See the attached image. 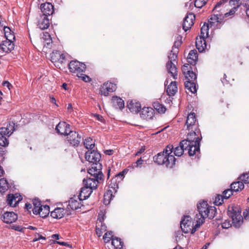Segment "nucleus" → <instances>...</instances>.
Instances as JSON below:
<instances>
[{
    "label": "nucleus",
    "mask_w": 249,
    "mask_h": 249,
    "mask_svg": "<svg viewBox=\"0 0 249 249\" xmlns=\"http://www.w3.org/2000/svg\"><path fill=\"white\" fill-rule=\"evenodd\" d=\"M196 63H184L182 67V71L185 77L184 83L185 89L192 93L197 91L196 86V75L194 71L196 70Z\"/></svg>",
    "instance_id": "nucleus-1"
},
{
    "label": "nucleus",
    "mask_w": 249,
    "mask_h": 249,
    "mask_svg": "<svg viewBox=\"0 0 249 249\" xmlns=\"http://www.w3.org/2000/svg\"><path fill=\"white\" fill-rule=\"evenodd\" d=\"M198 213L196 214V226L199 227L205 222L207 217L213 219L216 213V209L214 206H209L206 201H201L197 204Z\"/></svg>",
    "instance_id": "nucleus-2"
},
{
    "label": "nucleus",
    "mask_w": 249,
    "mask_h": 249,
    "mask_svg": "<svg viewBox=\"0 0 249 249\" xmlns=\"http://www.w3.org/2000/svg\"><path fill=\"white\" fill-rule=\"evenodd\" d=\"M173 150V145H168L162 152L159 153L153 157L154 162L159 165H164L168 168H172L176 162V158L171 155Z\"/></svg>",
    "instance_id": "nucleus-3"
},
{
    "label": "nucleus",
    "mask_w": 249,
    "mask_h": 249,
    "mask_svg": "<svg viewBox=\"0 0 249 249\" xmlns=\"http://www.w3.org/2000/svg\"><path fill=\"white\" fill-rule=\"evenodd\" d=\"M189 131L186 138L183 141L186 142V145L189 147V155L193 156L196 152H199L200 142L202 137L200 129Z\"/></svg>",
    "instance_id": "nucleus-4"
},
{
    "label": "nucleus",
    "mask_w": 249,
    "mask_h": 249,
    "mask_svg": "<svg viewBox=\"0 0 249 249\" xmlns=\"http://www.w3.org/2000/svg\"><path fill=\"white\" fill-rule=\"evenodd\" d=\"M227 214L232 219V224L235 228H239L243 222V218L241 215V210L237 205L229 206Z\"/></svg>",
    "instance_id": "nucleus-5"
},
{
    "label": "nucleus",
    "mask_w": 249,
    "mask_h": 249,
    "mask_svg": "<svg viewBox=\"0 0 249 249\" xmlns=\"http://www.w3.org/2000/svg\"><path fill=\"white\" fill-rule=\"evenodd\" d=\"M198 227L196 226V224L194 225V222L192 218L189 216H184L180 222V228L182 231L185 233H191L192 234L195 232L196 228Z\"/></svg>",
    "instance_id": "nucleus-6"
},
{
    "label": "nucleus",
    "mask_w": 249,
    "mask_h": 249,
    "mask_svg": "<svg viewBox=\"0 0 249 249\" xmlns=\"http://www.w3.org/2000/svg\"><path fill=\"white\" fill-rule=\"evenodd\" d=\"M70 56L68 54L62 53L60 51H54L50 54V60L52 62H63L68 61L69 62H80L77 60H69Z\"/></svg>",
    "instance_id": "nucleus-7"
},
{
    "label": "nucleus",
    "mask_w": 249,
    "mask_h": 249,
    "mask_svg": "<svg viewBox=\"0 0 249 249\" xmlns=\"http://www.w3.org/2000/svg\"><path fill=\"white\" fill-rule=\"evenodd\" d=\"M65 141L71 146L77 147L81 141V136L75 131H71L67 135Z\"/></svg>",
    "instance_id": "nucleus-8"
},
{
    "label": "nucleus",
    "mask_w": 249,
    "mask_h": 249,
    "mask_svg": "<svg viewBox=\"0 0 249 249\" xmlns=\"http://www.w3.org/2000/svg\"><path fill=\"white\" fill-rule=\"evenodd\" d=\"M185 127L188 131L196 130L200 129L198 121L195 113H189L187 117Z\"/></svg>",
    "instance_id": "nucleus-9"
},
{
    "label": "nucleus",
    "mask_w": 249,
    "mask_h": 249,
    "mask_svg": "<svg viewBox=\"0 0 249 249\" xmlns=\"http://www.w3.org/2000/svg\"><path fill=\"white\" fill-rule=\"evenodd\" d=\"M102 165L100 162L92 163L88 170V173L91 177H96L104 180V176L102 172Z\"/></svg>",
    "instance_id": "nucleus-10"
},
{
    "label": "nucleus",
    "mask_w": 249,
    "mask_h": 249,
    "mask_svg": "<svg viewBox=\"0 0 249 249\" xmlns=\"http://www.w3.org/2000/svg\"><path fill=\"white\" fill-rule=\"evenodd\" d=\"M104 179L99 180V178H97L90 176L89 177H87L86 178H84L83 183L85 186L91 190H95L97 188L98 185L102 183Z\"/></svg>",
    "instance_id": "nucleus-11"
},
{
    "label": "nucleus",
    "mask_w": 249,
    "mask_h": 249,
    "mask_svg": "<svg viewBox=\"0 0 249 249\" xmlns=\"http://www.w3.org/2000/svg\"><path fill=\"white\" fill-rule=\"evenodd\" d=\"M229 0H221L214 6L213 11L220 16L224 17L225 13L228 10V1Z\"/></svg>",
    "instance_id": "nucleus-12"
},
{
    "label": "nucleus",
    "mask_w": 249,
    "mask_h": 249,
    "mask_svg": "<svg viewBox=\"0 0 249 249\" xmlns=\"http://www.w3.org/2000/svg\"><path fill=\"white\" fill-rule=\"evenodd\" d=\"M82 200L78 196H74L71 197L69 201V204L67 206L68 209H71L72 210H76L78 209H82L84 210V205L82 203Z\"/></svg>",
    "instance_id": "nucleus-13"
},
{
    "label": "nucleus",
    "mask_w": 249,
    "mask_h": 249,
    "mask_svg": "<svg viewBox=\"0 0 249 249\" xmlns=\"http://www.w3.org/2000/svg\"><path fill=\"white\" fill-rule=\"evenodd\" d=\"M101 158V154L95 150H88L85 154L86 160L92 163L99 162Z\"/></svg>",
    "instance_id": "nucleus-14"
},
{
    "label": "nucleus",
    "mask_w": 249,
    "mask_h": 249,
    "mask_svg": "<svg viewBox=\"0 0 249 249\" xmlns=\"http://www.w3.org/2000/svg\"><path fill=\"white\" fill-rule=\"evenodd\" d=\"M195 18V15L192 13H189L186 16L182 24V28L184 31L186 32L191 28L194 24Z\"/></svg>",
    "instance_id": "nucleus-15"
},
{
    "label": "nucleus",
    "mask_w": 249,
    "mask_h": 249,
    "mask_svg": "<svg viewBox=\"0 0 249 249\" xmlns=\"http://www.w3.org/2000/svg\"><path fill=\"white\" fill-rule=\"evenodd\" d=\"M116 89V84L111 82H106L101 88L100 92L101 95L107 96L109 92H113Z\"/></svg>",
    "instance_id": "nucleus-16"
},
{
    "label": "nucleus",
    "mask_w": 249,
    "mask_h": 249,
    "mask_svg": "<svg viewBox=\"0 0 249 249\" xmlns=\"http://www.w3.org/2000/svg\"><path fill=\"white\" fill-rule=\"evenodd\" d=\"M22 199L21 196L18 194H9L7 196L6 202L11 207H16L17 205Z\"/></svg>",
    "instance_id": "nucleus-17"
},
{
    "label": "nucleus",
    "mask_w": 249,
    "mask_h": 249,
    "mask_svg": "<svg viewBox=\"0 0 249 249\" xmlns=\"http://www.w3.org/2000/svg\"><path fill=\"white\" fill-rule=\"evenodd\" d=\"M154 114L155 110L151 107H144L140 113L141 118L146 120L152 119Z\"/></svg>",
    "instance_id": "nucleus-18"
},
{
    "label": "nucleus",
    "mask_w": 249,
    "mask_h": 249,
    "mask_svg": "<svg viewBox=\"0 0 249 249\" xmlns=\"http://www.w3.org/2000/svg\"><path fill=\"white\" fill-rule=\"evenodd\" d=\"M50 25V20L48 17L40 15L37 18V26L41 30H44L49 28Z\"/></svg>",
    "instance_id": "nucleus-19"
},
{
    "label": "nucleus",
    "mask_w": 249,
    "mask_h": 249,
    "mask_svg": "<svg viewBox=\"0 0 249 249\" xmlns=\"http://www.w3.org/2000/svg\"><path fill=\"white\" fill-rule=\"evenodd\" d=\"M68 66L70 71L73 73L84 72L86 68L85 63H68Z\"/></svg>",
    "instance_id": "nucleus-20"
},
{
    "label": "nucleus",
    "mask_w": 249,
    "mask_h": 249,
    "mask_svg": "<svg viewBox=\"0 0 249 249\" xmlns=\"http://www.w3.org/2000/svg\"><path fill=\"white\" fill-rule=\"evenodd\" d=\"M70 124L65 122H60L56 126L55 130L58 134L66 136L69 131H71L70 129Z\"/></svg>",
    "instance_id": "nucleus-21"
},
{
    "label": "nucleus",
    "mask_w": 249,
    "mask_h": 249,
    "mask_svg": "<svg viewBox=\"0 0 249 249\" xmlns=\"http://www.w3.org/2000/svg\"><path fill=\"white\" fill-rule=\"evenodd\" d=\"M40 10L42 13V15L48 17L52 15L54 12L53 6L50 2L42 3L40 5Z\"/></svg>",
    "instance_id": "nucleus-22"
},
{
    "label": "nucleus",
    "mask_w": 249,
    "mask_h": 249,
    "mask_svg": "<svg viewBox=\"0 0 249 249\" xmlns=\"http://www.w3.org/2000/svg\"><path fill=\"white\" fill-rule=\"evenodd\" d=\"M2 221L6 223H12L18 219V215L13 212H5L1 217Z\"/></svg>",
    "instance_id": "nucleus-23"
},
{
    "label": "nucleus",
    "mask_w": 249,
    "mask_h": 249,
    "mask_svg": "<svg viewBox=\"0 0 249 249\" xmlns=\"http://www.w3.org/2000/svg\"><path fill=\"white\" fill-rule=\"evenodd\" d=\"M224 17H222L218 13H215L208 20L209 24L211 26H214L216 28H219L220 24L222 23Z\"/></svg>",
    "instance_id": "nucleus-24"
},
{
    "label": "nucleus",
    "mask_w": 249,
    "mask_h": 249,
    "mask_svg": "<svg viewBox=\"0 0 249 249\" xmlns=\"http://www.w3.org/2000/svg\"><path fill=\"white\" fill-rule=\"evenodd\" d=\"M186 142L185 141H181L179 142V146L176 147L175 148L173 147L174 155L178 157H180L183 154L184 151H187L189 154V147L186 145Z\"/></svg>",
    "instance_id": "nucleus-25"
},
{
    "label": "nucleus",
    "mask_w": 249,
    "mask_h": 249,
    "mask_svg": "<svg viewBox=\"0 0 249 249\" xmlns=\"http://www.w3.org/2000/svg\"><path fill=\"white\" fill-rule=\"evenodd\" d=\"M0 46L3 52L9 53L14 49V44L10 39L6 38L5 40L2 41Z\"/></svg>",
    "instance_id": "nucleus-26"
},
{
    "label": "nucleus",
    "mask_w": 249,
    "mask_h": 249,
    "mask_svg": "<svg viewBox=\"0 0 249 249\" xmlns=\"http://www.w3.org/2000/svg\"><path fill=\"white\" fill-rule=\"evenodd\" d=\"M127 107L131 112L134 113H137L139 112L141 108L140 103L135 100L128 101Z\"/></svg>",
    "instance_id": "nucleus-27"
},
{
    "label": "nucleus",
    "mask_w": 249,
    "mask_h": 249,
    "mask_svg": "<svg viewBox=\"0 0 249 249\" xmlns=\"http://www.w3.org/2000/svg\"><path fill=\"white\" fill-rule=\"evenodd\" d=\"M206 38L201 36L196 37V47L199 52H203L207 48Z\"/></svg>",
    "instance_id": "nucleus-28"
},
{
    "label": "nucleus",
    "mask_w": 249,
    "mask_h": 249,
    "mask_svg": "<svg viewBox=\"0 0 249 249\" xmlns=\"http://www.w3.org/2000/svg\"><path fill=\"white\" fill-rule=\"evenodd\" d=\"M107 230V227L100 219L97 221L96 226V233L98 237H100L103 232Z\"/></svg>",
    "instance_id": "nucleus-29"
},
{
    "label": "nucleus",
    "mask_w": 249,
    "mask_h": 249,
    "mask_svg": "<svg viewBox=\"0 0 249 249\" xmlns=\"http://www.w3.org/2000/svg\"><path fill=\"white\" fill-rule=\"evenodd\" d=\"M166 67L168 72L174 79L178 78V69L174 63H167Z\"/></svg>",
    "instance_id": "nucleus-30"
},
{
    "label": "nucleus",
    "mask_w": 249,
    "mask_h": 249,
    "mask_svg": "<svg viewBox=\"0 0 249 249\" xmlns=\"http://www.w3.org/2000/svg\"><path fill=\"white\" fill-rule=\"evenodd\" d=\"M93 190H91L84 185V187L81 189L80 193L78 196L82 200L88 198L92 193Z\"/></svg>",
    "instance_id": "nucleus-31"
},
{
    "label": "nucleus",
    "mask_w": 249,
    "mask_h": 249,
    "mask_svg": "<svg viewBox=\"0 0 249 249\" xmlns=\"http://www.w3.org/2000/svg\"><path fill=\"white\" fill-rule=\"evenodd\" d=\"M66 211L62 208H56L51 212V216L55 219H60L64 216Z\"/></svg>",
    "instance_id": "nucleus-32"
},
{
    "label": "nucleus",
    "mask_w": 249,
    "mask_h": 249,
    "mask_svg": "<svg viewBox=\"0 0 249 249\" xmlns=\"http://www.w3.org/2000/svg\"><path fill=\"white\" fill-rule=\"evenodd\" d=\"M11 124L9 123L7 124L6 127H2L0 129V134L4 135L5 137H9L14 131V127L13 126V123Z\"/></svg>",
    "instance_id": "nucleus-33"
},
{
    "label": "nucleus",
    "mask_w": 249,
    "mask_h": 249,
    "mask_svg": "<svg viewBox=\"0 0 249 249\" xmlns=\"http://www.w3.org/2000/svg\"><path fill=\"white\" fill-rule=\"evenodd\" d=\"M178 91V86L176 81H172L166 88V92L169 96H173Z\"/></svg>",
    "instance_id": "nucleus-34"
},
{
    "label": "nucleus",
    "mask_w": 249,
    "mask_h": 249,
    "mask_svg": "<svg viewBox=\"0 0 249 249\" xmlns=\"http://www.w3.org/2000/svg\"><path fill=\"white\" fill-rule=\"evenodd\" d=\"M112 102L114 107L116 108H119L122 109L124 107V101L121 98L117 96H113L112 98Z\"/></svg>",
    "instance_id": "nucleus-35"
},
{
    "label": "nucleus",
    "mask_w": 249,
    "mask_h": 249,
    "mask_svg": "<svg viewBox=\"0 0 249 249\" xmlns=\"http://www.w3.org/2000/svg\"><path fill=\"white\" fill-rule=\"evenodd\" d=\"M231 188L233 192H239L244 188V183L240 180L234 181L231 184Z\"/></svg>",
    "instance_id": "nucleus-36"
},
{
    "label": "nucleus",
    "mask_w": 249,
    "mask_h": 249,
    "mask_svg": "<svg viewBox=\"0 0 249 249\" xmlns=\"http://www.w3.org/2000/svg\"><path fill=\"white\" fill-rule=\"evenodd\" d=\"M116 193L113 192L111 190H107L105 192L104 196L103 202L106 205H108L112 198L114 196Z\"/></svg>",
    "instance_id": "nucleus-37"
},
{
    "label": "nucleus",
    "mask_w": 249,
    "mask_h": 249,
    "mask_svg": "<svg viewBox=\"0 0 249 249\" xmlns=\"http://www.w3.org/2000/svg\"><path fill=\"white\" fill-rule=\"evenodd\" d=\"M38 212L36 214H39L42 218H45L50 213V207L47 205L42 206V207L38 210Z\"/></svg>",
    "instance_id": "nucleus-38"
},
{
    "label": "nucleus",
    "mask_w": 249,
    "mask_h": 249,
    "mask_svg": "<svg viewBox=\"0 0 249 249\" xmlns=\"http://www.w3.org/2000/svg\"><path fill=\"white\" fill-rule=\"evenodd\" d=\"M118 182L116 178H113L110 180V183L109 184L108 187V190H111L113 192L116 193L117 191V189L119 188Z\"/></svg>",
    "instance_id": "nucleus-39"
},
{
    "label": "nucleus",
    "mask_w": 249,
    "mask_h": 249,
    "mask_svg": "<svg viewBox=\"0 0 249 249\" xmlns=\"http://www.w3.org/2000/svg\"><path fill=\"white\" fill-rule=\"evenodd\" d=\"M111 244L114 249H122L124 243L121 241V238L115 237L114 238H112Z\"/></svg>",
    "instance_id": "nucleus-40"
},
{
    "label": "nucleus",
    "mask_w": 249,
    "mask_h": 249,
    "mask_svg": "<svg viewBox=\"0 0 249 249\" xmlns=\"http://www.w3.org/2000/svg\"><path fill=\"white\" fill-rule=\"evenodd\" d=\"M198 54L196 50L190 51L188 57V62H196L197 61Z\"/></svg>",
    "instance_id": "nucleus-41"
},
{
    "label": "nucleus",
    "mask_w": 249,
    "mask_h": 249,
    "mask_svg": "<svg viewBox=\"0 0 249 249\" xmlns=\"http://www.w3.org/2000/svg\"><path fill=\"white\" fill-rule=\"evenodd\" d=\"M84 144L87 149L92 150L95 146V140L89 137L86 139Z\"/></svg>",
    "instance_id": "nucleus-42"
},
{
    "label": "nucleus",
    "mask_w": 249,
    "mask_h": 249,
    "mask_svg": "<svg viewBox=\"0 0 249 249\" xmlns=\"http://www.w3.org/2000/svg\"><path fill=\"white\" fill-rule=\"evenodd\" d=\"M203 38H207L209 36V24L205 22L201 27L200 30V35Z\"/></svg>",
    "instance_id": "nucleus-43"
},
{
    "label": "nucleus",
    "mask_w": 249,
    "mask_h": 249,
    "mask_svg": "<svg viewBox=\"0 0 249 249\" xmlns=\"http://www.w3.org/2000/svg\"><path fill=\"white\" fill-rule=\"evenodd\" d=\"M178 50L174 49H172L170 53H169L168 56V62H173L174 61H176L178 60Z\"/></svg>",
    "instance_id": "nucleus-44"
},
{
    "label": "nucleus",
    "mask_w": 249,
    "mask_h": 249,
    "mask_svg": "<svg viewBox=\"0 0 249 249\" xmlns=\"http://www.w3.org/2000/svg\"><path fill=\"white\" fill-rule=\"evenodd\" d=\"M33 204L34 205V208L33 209V212L35 214H36L38 213V210L42 207L41 201L38 199H34L33 200Z\"/></svg>",
    "instance_id": "nucleus-45"
},
{
    "label": "nucleus",
    "mask_w": 249,
    "mask_h": 249,
    "mask_svg": "<svg viewBox=\"0 0 249 249\" xmlns=\"http://www.w3.org/2000/svg\"><path fill=\"white\" fill-rule=\"evenodd\" d=\"M153 107L159 113H164L166 108L164 105L160 104L158 102H156L153 103Z\"/></svg>",
    "instance_id": "nucleus-46"
},
{
    "label": "nucleus",
    "mask_w": 249,
    "mask_h": 249,
    "mask_svg": "<svg viewBox=\"0 0 249 249\" xmlns=\"http://www.w3.org/2000/svg\"><path fill=\"white\" fill-rule=\"evenodd\" d=\"M9 188L8 183L7 181L4 178H2L0 179V192L7 190Z\"/></svg>",
    "instance_id": "nucleus-47"
},
{
    "label": "nucleus",
    "mask_w": 249,
    "mask_h": 249,
    "mask_svg": "<svg viewBox=\"0 0 249 249\" xmlns=\"http://www.w3.org/2000/svg\"><path fill=\"white\" fill-rule=\"evenodd\" d=\"M115 237L113 235V233L111 231H107L103 236V239L105 243H107L110 242V240L112 241V238Z\"/></svg>",
    "instance_id": "nucleus-48"
},
{
    "label": "nucleus",
    "mask_w": 249,
    "mask_h": 249,
    "mask_svg": "<svg viewBox=\"0 0 249 249\" xmlns=\"http://www.w3.org/2000/svg\"><path fill=\"white\" fill-rule=\"evenodd\" d=\"M182 36L178 35L176 38V40L175 41L174 45L172 47V49L178 50V47L180 46L182 44Z\"/></svg>",
    "instance_id": "nucleus-49"
},
{
    "label": "nucleus",
    "mask_w": 249,
    "mask_h": 249,
    "mask_svg": "<svg viewBox=\"0 0 249 249\" xmlns=\"http://www.w3.org/2000/svg\"><path fill=\"white\" fill-rule=\"evenodd\" d=\"M237 180H241L243 183H249V172L243 173L238 178Z\"/></svg>",
    "instance_id": "nucleus-50"
},
{
    "label": "nucleus",
    "mask_w": 249,
    "mask_h": 249,
    "mask_svg": "<svg viewBox=\"0 0 249 249\" xmlns=\"http://www.w3.org/2000/svg\"><path fill=\"white\" fill-rule=\"evenodd\" d=\"M228 7L233 6V7L238 8L241 5H242V3L240 2V0H230L228 1Z\"/></svg>",
    "instance_id": "nucleus-51"
},
{
    "label": "nucleus",
    "mask_w": 249,
    "mask_h": 249,
    "mask_svg": "<svg viewBox=\"0 0 249 249\" xmlns=\"http://www.w3.org/2000/svg\"><path fill=\"white\" fill-rule=\"evenodd\" d=\"M9 142L6 137L0 134V146L6 147L8 145Z\"/></svg>",
    "instance_id": "nucleus-52"
},
{
    "label": "nucleus",
    "mask_w": 249,
    "mask_h": 249,
    "mask_svg": "<svg viewBox=\"0 0 249 249\" xmlns=\"http://www.w3.org/2000/svg\"><path fill=\"white\" fill-rule=\"evenodd\" d=\"M233 191L231 188L230 189H226L223 192V197L226 199H228L232 195H233Z\"/></svg>",
    "instance_id": "nucleus-53"
},
{
    "label": "nucleus",
    "mask_w": 249,
    "mask_h": 249,
    "mask_svg": "<svg viewBox=\"0 0 249 249\" xmlns=\"http://www.w3.org/2000/svg\"><path fill=\"white\" fill-rule=\"evenodd\" d=\"M224 199L225 198L223 197V195H217L215 197L214 204L218 206L221 205L223 202Z\"/></svg>",
    "instance_id": "nucleus-54"
},
{
    "label": "nucleus",
    "mask_w": 249,
    "mask_h": 249,
    "mask_svg": "<svg viewBox=\"0 0 249 249\" xmlns=\"http://www.w3.org/2000/svg\"><path fill=\"white\" fill-rule=\"evenodd\" d=\"M207 1L208 0H195L194 4L196 8H201L206 4Z\"/></svg>",
    "instance_id": "nucleus-55"
},
{
    "label": "nucleus",
    "mask_w": 249,
    "mask_h": 249,
    "mask_svg": "<svg viewBox=\"0 0 249 249\" xmlns=\"http://www.w3.org/2000/svg\"><path fill=\"white\" fill-rule=\"evenodd\" d=\"M3 30L4 32L5 37H6V38L8 39L9 37H10V35L13 36V35H12V32H13L12 31V30L9 27L4 26L3 27Z\"/></svg>",
    "instance_id": "nucleus-56"
},
{
    "label": "nucleus",
    "mask_w": 249,
    "mask_h": 249,
    "mask_svg": "<svg viewBox=\"0 0 249 249\" xmlns=\"http://www.w3.org/2000/svg\"><path fill=\"white\" fill-rule=\"evenodd\" d=\"M242 5L245 8L246 13L249 18V0H243Z\"/></svg>",
    "instance_id": "nucleus-57"
},
{
    "label": "nucleus",
    "mask_w": 249,
    "mask_h": 249,
    "mask_svg": "<svg viewBox=\"0 0 249 249\" xmlns=\"http://www.w3.org/2000/svg\"><path fill=\"white\" fill-rule=\"evenodd\" d=\"M238 9L237 8H235V7H232L230 11L229 12H227L226 11L224 16V17H228V16H231V15H233L234 14V13H235V12L237 11V10Z\"/></svg>",
    "instance_id": "nucleus-58"
},
{
    "label": "nucleus",
    "mask_w": 249,
    "mask_h": 249,
    "mask_svg": "<svg viewBox=\"0 0 249 249\" xmlns=\"http://www.w3.org/2000/svg\"><path fill=\"white\" fill-rule=\"evenodd\" d=\"M124 173L125 171H123L120 172L119 174L116 175L114 178H116L117 180H118V182H120L121 180H122L124 177Z\"/></svg>",
    "instance_id": "nucleus-59"
},
{
    "label": "nucleus",
    "mask_w": 249,
    "mask_h": 249,
    "mask_svg": "<svg viewBox=\"0 0 249 249\" xmlns=\"http://www.w3.org/2000/svg\"><path fill=\"white\" fill-rule=\"evenodd\" d=\"M231 226V221L229 220H225L222 223V227L223 229H228Z\"/></svg>",
    "instance_id": "nucleus-60"
},
{
    "label": "nucleus",
    "mask_w": 249,
    "mask_h": 249,
    "mask_svg": "<svg viewBox=\"0 0 249 249\" xmlns=\"http://www.w3.org/2000/svg\"><path fill=\"white\" fill-rule=\"evenodd\" d=\"M35 238L33 240V242H36L37 241H38L40 239H43V240H46V237L41 235H40L38 233H36V234H35Z\"/></svg>",
    "instance_id": "nucleus-61"
},
{
    "label": "nucleus",
    "mask_w": 249,
    "mask_h": 249,
    "mask_svg": "<svg viewBox=\"0 0 249 249\" xmlns=\"http://www.w3.org/2000/svg\"><path fill=\"white\" fill-rule=\"evenodd\" d=\"M2 85L4 87H6L10 91L13 88V86L7 81H3Z\"/></svg>",
    "instance_id": "nucleus-62"
},
{
    "label": "nucleus",
    "mask_w": 249,
    "mask_h": 249,
    "mask_svg": "<svg viewBox=\"0 0 249 249\" xmlns=\"http://www.w3.org/2000/svg\"><path fill=\"white\" fill-rule=\"evenodd\" d=\"M82 79L86 82H89L91 81V79L87 75H83L82 76Z\"/></svg>",
    "instance_id": "nucleus-63"
},
{
    "label": "nucleus",
    "mask_w": 249,
    "mask_h": 249,
    "mask_svg": "<svg viewBox=\"0 0 249 249\" xmlns=\"http://www.w3.org/2000/svg\"><path fill=\"white\" fill-rule=\"evenodd\" d=\"M243 215L245 220H249V208L244 212Z\"/></svg>",
    "instance_id": "nucleus-64"
}]
</instances>
